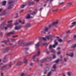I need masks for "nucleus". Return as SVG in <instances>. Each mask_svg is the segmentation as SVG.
Segmentation results:
<instances>
[{"instance_id":"f257e3e1","label":"nucleus","mask_w":76,"mask_h":76,"mask_svg":"<svg viewBox=\"0 0 76 76\" xmlns=\"http://www.w3.org/2000/svg\"><path fill=\"white\" fill-rule=\"evenodd\" d=\"M58 23V21H56L53 22L50 24L49 25V27H46L43 29V30L41 31V33L42 34H46V32H48L49 29L50 28V27H51L52 26H54L55 25H57Z\"/></svg>"},{"instance_id":"f03ea898","label":"nucleus","mask_w":76,"mask_h":76,"mask_svg":"<svg viewBox=\"0 0 76 76\" xmlns=\"http://www.w3.org/2000/svg\"><path fill=\"white\" fill-rule=\"evenodd\" d=\"M14 2V1H13V0H12V1H10L8 3V4L10 5L7 8L8 9H12V8H13V7H14V5H13V4H12Z\"/></svg>"},{"instance_id":"7ed1b4c3","label":"nucleus","mask_w":76,"mask_h":76,"mask_svg":"<svg viewBox=\"0 0 76 76\" xmlns=\"http://www.w3.org/2000/svg\"><path fill=\"white\" fill-rule=\"evenodd\" d=\"M12 22H13V21L12 20H11L8 21V23H9L10 22L11 23H10L8 24L7 27H6L4 28V30H5V31H6V30L7 29V28H8L9 27H11V26H13V24H12V23H11Z\"/></svg>"},{"instance_id":"20e7f679","label":"nucleus","mask_w":76,"mask_h":76,"mask_svg":"<svg viewBox=\"0 0 76 76\" xmlns=\"http://www.w3.org/2000/svg\"><path fill=\"white\" fill-rule=\"evenodd\" d=\"M47 60L49 61H51V58H48L47 57L46 58H44L42 59L40 61V63H44L45 61H46Z\"/></svg>"},{"instance_id":"39448f33","label":"nucleus","mask_w":76,"mask_h":76,"mask_svg":"<svg viewBox=\"0 0 76 76\" xmlns=\"http://www.w3.org/2000/svg\"><path fill=\"white\" fill-rule=\"evenodd\" d=\"M9 50H10L9 48H7L4 49L2 50L1 53L3 54H4V53H7Z\"/></svg>"},{"instance_id":"423d86ee","label":"nucleus","mask_w":76,"mask_h":76,"mask_svg":"<svg viewBox=\"0 0 76 76\" xmlns=\"http://www.w3.org/2000/svg\"><path fill=\"white\" fill-rule=\"evenodd\" d=\"M9 50H10L9 48H7L4 49L2 50L1 53L3 54H4V53H7Z\"/></svg>"},{"instance_id":"0eeeda50","label":"nucleus","mask_w":76,"mask_h":76,"mask_svg":"<svg viewBox=\"0 0 76 76\" xmlns=\"http://www.w3.org/2000/svg\"><path fill=\"white\" fill-rule=\"evenodd\" d=\"M40 54V52H39V51H38L37 52V54H36L33 57L32 59L33 60V61H35V58H36V57H37V56H38Z\"/></svg>"},{"instance_id":"6e6552de","label":"nucleus","mask_w":76,"mask_h":76,"mask_svg":"<svg viewBox=\"0 0 76 76\" xmlns=\"http://www.w3.org/2000/svg\"><path fill=\"white\" fill-rule=\"evenodd\" d=\"M35 4V3L34 2H29L28 3L27 5L28 6H31V5H34Z\"/></svg>"},{"instance_id":"1a4fd4ad","label":"nucleus","mask_w":76,"mask_h":76,"mask_svg":"<svg viewBox=\"0 0 76 76\" xmlns=\"http://www.w3.org/2000/svg\"><path fill=\"white\" fill-rule=\"evenodd\" d=\"M21 28H22V26L19 25L18 26H15V30H19V29H20Z\"/></svg>"},{"instance_id":"9d476101","label":"nucleus","mask_w":76,"mask_h":76,"mask_svg":"<svg viewBox=\"0 0 76 76\" xmlns=\"http://www.w3.org/2000/svg\"><path fill=\"white\" fill-rule=\"evenodd\" d=\"M15 31H12V32H10L9 33L7 34V36H10V35H13V34H15Z\"/></svg>"},{"instance_id":"9b49d317","label":"nucleus","mask_w":76,"mask_h":76,"mask_svg":"<svg viewBox=\"0 0 76 76\" xmlns=\"http://www.w3.org/2000/svg\"><path fill=\"white\" fill-rule=\"evenodd\" d=\"M31 26V24L30 23H27L25 26V28H30Z\"/></svg>"},{"instance_id":"f8f14e48","label":"nucleus","mask_w":76,"mask_h":76,"mask_svg":"<svg viewBox=\"0 0 76 76\" xmlns=\"http://www.w3.org/2000/svg\"><path fill=\"white\" fill-rule=\"evenodd\" d=\"M72 25L70 26V28H73L74 26H75V25H76V21H74L72 23Z\"/></svg>"},{"instance_id":"ddd939ff","label":"nucleus","mask_w":76,"mask_h":76,"mask_svg":"<svg viewBox=\"0 0 76 76\" xmlns=\"http://www.w3.org/2000/svg\"><path fill=\"white\" fill-rule=\"evenodd\" d=\"M32 42H29L28 43H25V45L26 46H27L28 47V46H29V45H31V44H32Z\"/></svg>"},{"instance_id":"4468645a","label":"nucleus","mask_w":76,"mask_h":76,"mask_svg":"<svg viewBox=\"0 0 76 76\" xmlns=\"http://www.w3.org/2000/svg\"><path fill=\"white\" fill-rule=\"evenodd\" d=\"M6 67H7V65H5L2 67L0 69L1 70H4L6 69Z\"/></svg>"},{"instance_id":"2eb2a0df","label":"nucleus","mask_w":76,"mask_h":76,"mask_svg":"<svg viewBox=\"0 0 76 76\" xmlns=\"http://www.w3.org/2000/svg\"><path fill=\"white\" fill-rule=\"evenodd\" d=\"M31 18L32 17H31L30 14H28L26 17V18L27 19H30V18Z\"/></svg>"},{"instance_id":"dca6fc26","label":"nucleus","mask_w":76,"mask_h":76,"mask_svg":"<svg viewBox=\"0 0 76 76\" xmlns=\"http://www.w3.org/2000/svg\"><path fill=\"white\" fill-rule=\"evenodd\" d=\"M38 11V10L37 9L35 10V11H33V12H32L31 13V15H35V14H37V12Z\"/></svg>"},{"instance_id":"f3484780","label":"nucleus","mask_w":76,"mask_h":76,"mask_svg":"<svg viewBox=\"0 0 76 76\" xmlns=\"http://www.w3.org/2000/svg\"><path fill=\"white\" fill-rule=\"evenodd\" d=\"M0 28L1 29H4V24H2L0 27Z\"/></svg>"},{"instance_id":"a211bd4d","label":"nucleus","mask_w":76,"mask_h":76,"mask_svg":"<svg viewBox=\"0 0 76 76\" xmlns=\"http://www.w3.org/2000/svg\"><path fill=\"white\" fill-rule=\"evenodd\" d=\"M6 14H7V12L6 11H4L0 15V16H4V15H5Z\"/></svg>"},{"instance_id":"6ab92c4d","label":"nucleus","mask_w":76,"mask_h":76,"mask_svg":"<svg viewBox=\"0 0 76 76\" xmlns=\"http://www.w3.org/2000/svg\"><path fill=\"white\" fill-rule=\"evenodd\" d=\"M72 4H73V2H69L67 4L66 6L69 7V6H70L71 5H72Z\"/></svg>"},{"instance_id":"aec40b11","label":"nucleus","mask_w":76,"mask_h":76,"mask_svg":"<svg viewBox=\"0 0 76 76\" xmlns=\"http://www.w3.org/2000/svg\"><path fill=\"white\" fill-rule=\"evenodd\" d=\"M21 64H22V62H18L17 64V66H20V65H21Z\"/></svg>"},{"instance_id":"412c9836","label":"nucleus","mask_w":76,"mask_h":76,"mask_svg":"<svg viewBox=\"0 0 76 76\" xmlns=\"http://www.w3.org/2000/svg\"><path fill=\"white\" fill-rule=\"evenodd\" d=\"M50 37H52V35H50L49 36H46V39H48V40H50Z\"/></svg>"},{"instance_id":"4be33fe9","label":"nucleus","mask_w":76,"mask_h":76,"mask_svg":"<svg viewBox=\"0 0 76 76\" xmlns=\"http://www.w3.org/2000/svg\"><path fill=\"white\" fill-rule=\"evenodd\" d=\"M12 62H10V63L8 64V65L9 67H12Z\"/></svg>"},{"instance_id":"5701e85b","label":"nucleus","mask_w":76,"mask_h":76,"mask_svg":"<svg viewBox=\"0 0 76 76\" xmlns=\"http://www.w3.org/2000/svg\"><path fill=\"white\" fill-rule=\"evenodd\" d=\"M49 70V68H46V69L45 70V71L44 72V74L45 75V74H46L47 73V72H48V71Z\"/></svg>"},{"instance_id":"b1692460","label":"nucleus","mask_w":76,"mask_h":76,"mask_svg":"<svg viewBox=\"0 0 76 76\" xmlns=\"http://www.w3.org/2000/svg\"><path fill=\"white\" fill-rule=\"evenodd\" d=\"M39 42H38L36 45H35L36 48H38L39 45Z\"/></svg>"},{"instance_id":"393cba45","label":"nucleus","mask_w":76,"mask_h":76,"mask_svg":"<svg viewBox=\"0 0 76 76\" xmlns=\"http://www.w3.org/2000/svg\"><path fill=\"white\" fill-rule=\"evenodd\" d=\"M6 1H4L2 3V6H6Z\"/></svg>"},{"instance_id":"a878e982","label":"nucleus","mask_w":76,"mask_h":76,"mask_svg":"<svg viewBox=\"0 0 76 76\" xmlns=\"http://www.w3.org/2000/svg\"><path fill=\"white\" fill-rule=\"evenodd\" d=\"M1 42H4L5 43V44L7 45V44L8 42L7 40H4V41H1Z\"/></svg>"},{"instance_id":"bb28decb","label":"nucleus","mask_w":76,"mask_h":76,"mask_svg":"<svg viewBox=\"0 0 76 76\" xmlns=\"http://www.w3.org/2000/svg\"><path fill=\"white\" fill-rule=\"evenodd\" d=\"M27 61H28L27 60L26 58H25L24 59V62L25 63H28Z\"/></svg>"},{"instance_id":"cd10ccee","label":"nucleus","mask_w":76,"mask_h":76,"mask_svg":"<svg viewBox=\"0 0 76 76\" xmlns=\"http://www.w3.org/2000/svg\"><path fill=\"white\" fill-rule=\"evenodd\" d=\"M19 23H21V24H22V25H23V24H24V23H25V21H24L23 23L22 22V21H21V20H19Z\"/></svg>"},{"instance_id":"c85d7f7f","label":"nucleus","mask_w":76,"mask_h":76,"mask_svg":"<svg viewBox=\"0 0 76 76\" xmlns=\"http://www.w3.org/2000/svg\"><path fill=\"white\" fill-rule=\"evenodd\" d=\"M64 3V2H61V1H60L59 2L58 4H59V5H62V4H63Z\"/></svg>"},{"instance_id":"c756f323","label":"nucleus","mask_w":76,"mask_h":76,"mask_svg":"<svg viewBox=\"0 0 76 76\" xmlns=\"http://www.w3.org/2000/svg\"><path fill=\"white\" fill-rule=\"evenodd\" d=\"M26 6V5H23L21 6V8L23 9V8H24V7H25Z\"/></svg>"},{"instance_id":"7c9ffc66","label":"nucleus","mask_w":76,"mask_h":76,"mask_svg":"<svg viewBox=\"0 0 76 76\" xmlns=\"http://www.w3.org/2000/svg\"><path fill=\"white\" fill-rule=\"evenodd\" d=\"M51 53H56V51L54 49H53L52 51L50 52Z\"/></svg>"},{"instance_id":"2f4dec72","label":"nucleus","mask_w":76,"mask_h":76,"mask_svg":"<svg viewBox=\"0 0 76 76\" xmlns=\"http://www.w3.org/2000/svg\"><path fill=\"white\" fill-rule=\"evenodd\" d=\"M51 75V72H49L47 75V76H50V75Z\"/></svg>"},{"instance_id":"473e14b6","label":"nucleus","mask_w":76,"mask_h":76,"mask_svg":"<svg viewBox=\"0 0 76 76\" xmlns=\"http://www.w3.org/2000/svg\"><path fill=\"white\" fill-rule=\"evenodd\" d=\"M56 64H55L53 65V68L54 69H56Z\"/></svg>"},{"instance_id":"72a5a7b5","label":"nucleus","mask_w":76,"mask_h":76,"mask_svg":"<svg viewBox=\"0 0 76 76\" xmlns=\"http://www.w3.org/2000/svg\"><path fill=\"white\" fill-rule=\"evenodd\" d=\"M21 45L22 46V47H23V46H25V43H22Z\"/></svg>"},{"instance_id":"f704fd0d","label":"nucleus","mask_w":76,"mask_h":76,"mask_svg":"<svg viewBox=\"0 0 76 76\" xmlns=\"http://www.w3.org/2000/svg\"><path fill=\"white\" fill-rule=\"evenodd\" d=\"M42 39L44 41H46L47 39H46L45 38V37H42Z\"/></svg>"},{"instance_id":"c9c22d12","label":"nucleus","mask_w":76,"mask_h":76,"mask_svg":"<svg viewBox=\"0 0 76 76\" xmlns=\"http://www.w3.org/2000/svg\"><path fill=\"white\" fill-rule=\"evenodd\" d=\"M46 52L47 54H49V53H50V52L48 51L47 49L46 50Z\"/></svg>"},{"instance_id":"e433bc0d","label":"nucleus","mask_w":76,"mask_h":76,"mask_svg":"<svg viewBox=\"0 0 76 76\" xmlns=\"http://www.w3.org/2000/svg\"><path fill=\"white\" fill-rule=\"evenodd\" d=\"M42 37H39V41H41L42 40Z\"/></svg>"},{"instance_id":"4c0bfd02","label":"nucleus","mask_w":76,"mask_h":76,"mask_svg":"<svg viewBox=\"0 0 76 76\" xmlns=\"http://www.w3.org/2000/svg\"><path fill=\"white\" fill-rule=\"evenodd\" d=\"M10 39L11 40V41H16V39Z\"/></svg>"},{"instance_id":"58836bf2","label":"nucleus","mask_w":76,"mask_h":76,"mask_svg":"<svg viewBox=\"0 0 76 76\" xmlns=\"http://www.w3.org/2000/svg\"><path fill=\"white\" fill-rule=\"evenodd\" d=\"M76 47V44L74 45L72 47V48H75Z\"/></svg>"},{"instance_id":"ea45409f","label":"nucleus","mask_w":76,"mask_h":76,"mask_svg":"<svg viewBox=\"0 0 76 76\" xmlns=\"http://www.w3.org/2000/svg\"><path fill=\"white\" fill-rule=\"evenodd\" d=\"M57 9L53 10H52V12H57Z\"/></svg>"},{"instance_id":"a19ab883","label":"nucleus","mask_w":76,"mask_h":76,"mask_svg":"<svg viewBox=\"0 0 76 76\" xmlns=\"http://www.w3.org/2000/svg\"><path fill=\"white\" fill-rule=\"evenodd\" d=\"M56 58V55H53V58Z\"/></svg>"},{"instance_id":"79ce46f5","label":"nucleus","mask_w":76,"mask_h":76,"mask_svg":"<svg viewBox=\"0 0 76 76\" xmlns=\"http://www.w3.org/2000/svg\"><path fill=\"white\" fill-rule=\"evenodd\" d=\"M59 61V59H58L56 60V63H58Z\"/></svg>"},{"instance_id":"37998d69","label":"nucleus","mask_w":76,"mask_h":76,"mask_svg":"<svg viewBox=\"0 0 76 76\" xmlns=\"http://www.w3.org/2000/svg\"><path fill=\"white\" fill-rule=\"evenodd\" d=\"M52 48H53V46H52L51 45H50L49 48H50V49H52Z\"/></svg>"},{"instance_id":"c03bdc74","label":"nucleus","mask_w":76,"mask_h":76,"mask_svg":"<svg viewBox=\"0 0 76 76\" xmlns=\"http://www.w3.org/2000/svg\"><path fill=\"white\" fill-rule=\"evenodd\" d=\"M10 39H8V38L7 39V41L8 42H10Z\"/></svg>"},{"instance_id":"a18cd8bd","label":"nucleus","mask_w":76,"mask_h":76,"mask_svg":"<svg viewBox=\"0 0 76 76\" xmlns=\"http://www.w3.org/2000/svg\"><path fill=\"white\" fill-rule=\"evenodd\" d=\"M54 45L56 46H57V45H58V43L57 42L54 43Z\"/></svg>"},{"instance_id":"49530a36","label":"nucleus","mask_w":76,"mask_h":76,"mask_svg":"<svg viewBox=\"0 0 76 76\" xmlns=\"http://www.w3.org/2000/svg\"><path fill=\"white\" fill-rule=\"evenodd\" d=\"M58 41L60 42H62V40L61 39H60L59 40H58Z\"/></svg>"},{"instance_id":"de8ad7c7","label":"nucleus","mask_w":76,"mask_h":76,"mask_svg":"<svg viewBox=\"0 0 76 76\" xmlns=\"http://www.w3.org/2000/svg\"><path fill=\"white\" fill-rule=\"evenodd\" d=\"M69 33H70L69 30L66 31V33L67 34H69Z\"/></svg>"},{"instance_id":"09e8293b","label":"nucleus","mask_w":76,"mask_h":76,"mask_svg":"<svg viewBox=\"0 0 76 76\" xmlns=\"http://www.w3.org/2000/svg\"><path fill=\"white\" fill-rule=\"evenodd\" d=\"M21 76H25V74L24 73H22L21 75Z\"/></svg>"},{"instance_id":"8fccbe9b","label":"nucleus","mask_w":76,"mask_h":76,"mask_svg":"<svg viewBox=\"0 0 76 76\" xmlns=\"http://www.w3.org/2000/svg\"><path fill=\"white\" fill-rule=\"evenodd\" d=\"M73 53H72V54L70 55V57H73Z\"/></svg>"},{"instance_id":"3c124183","label":"nucleus","mask_w":76,"mask_h":76,"mask_svg":"<svg viewBox=\"0 0 76 76\" xmlns=\"http://www.w3.org/2000/svg\"><path fill=\"white\" fill-rule=\"evenodd\" d=\"M68 75L69 76H71V74H70V72H68Z\"/></svg>"},{"instance_id":"603ef678","label":"nucleus","mask_w":76,"mask_h":76,"mask_svg":"<svg viewBox=\"0 0 76 76\" xmlns=\"http://www.w3.org/2000/svg\"><path fill=\"white\" fill-rule=\"evenodd\" d=\"M64 61L65 62H67V60H66V58H64Z\"/></svg>"},{"instance_id":"864d4df0","label":"nucleus","mask_w":76,"mask_h":76,"mask_svg":"<svg viewBox=\"0 0 76 76\" xmlns=\"http://www.w3.org/2000/svg\"><path fill=\"white\" fill-rule=\"evenodd\" d=\"M28 49H29V48H25V50L26 51H27V50H28Z\"/></svg>"},{"instance_id":"5fc2aeb1","label":"nucleus","mask_w":76,"mask_h":76,"mask_svg":"<svg viewBox=\"0 0 76 76\" xmlns=\"http://www.w3.org/2000/svg\"><path fill=\"white\" fill-rule=\"evenodd\" d=\"M30 66H33V63H31L30 64Z\"/></svg>"},{"instance_id":"6e6d98bb","label":"nucleus","mask_w":76,"mask_h":76,"mask_svg":"<svg viewBox=\"0 0 76 76\" xmlns=\"http://www.w3.org/2000/svg\"><path fill=\"white\" fill-rule=\"evenodd\" d=\"M18 37V35L16 36H12L13 38H16V37Z\"/></svg>"},{"instance_id":"4d7b16f0","label":"nucleus","mask_w":76,"mask_h":76,"mask_svg":"<svg viewBox=\"0 0 76 76\" xmlns=\"http://www.w3.org/2000/svg\"><path fill=\"white\" fill-rule=\"evenodd\" d=\"M56 46L54 45H52V47H53V48H56Z\"/></svg>"},{"instance_id":"13d9d810","label":"nucleus","mask_w":76,"mask_h":76,"mask_svg":"<svg viewBox=\"0 0 76 76\" xmlns=\"http://www.w3.org/2000/svg\"><path fill=\"white\" fill-rule=\"evenodd\" d=\"M7 58L6 57H5L3 58V59H4V60H6Z\"/></svg>"},{"instance_id":"bf43d9fd","label":"nucleus","mask_w":76,"mask_h":76,"mask_svg":"<svg viewBox=\"0 0 76 76\" xmlns=\"http://www.w3.org/2000/svg\"><path fill=\"white\" fill-rule=\"evenodd\" d=\"M18 13H17L15 18H18Z\"/></svg>"},{"instance_id":"052dcab7","label":"nucleus","mask_w":76,"mask_h":76,"mask_svg":"<svg viewBox=\"0 0 76 76\" xmlns=\"http://www.w3.org/2000/svg\"><path fill=\"white\" fill-rule=\"evenodd\" d=\"M18 24H19V23H15V25L16 26V25H18Z\"/></svg>"},{"instance_id":"680f3d73","label":"nucleus","mask_w":76,"mask_h":76,"mask_svg":"<svg viewBox=\"0 0 76 76\" xmlns=\"http://www.w3.org/2000/svg\"><path fill=\"white\" fill-rule=\"evenodd\" d=\"M71 42V40H69V41H68L67 42H68V43H69V44H70V42Z\"/></svg>"},{"instance_id":"e2e57ef3","label":"nucleus","mask_w":76,"mask_h":76,"mask_svg":"<svg viewBox=\"0 0 76 76\" xmlns=\"http://www.w3.org/2000/svg\"><path fill=\"white\" fill-rule=\"evenodd\" d=\"M42 9H43V8H40L39 10L40 11H41L42 10Z\"/></svg>"},{"instance_id":"0e129e2a","label":"nucleus","mask_w":76,"mask_h":76,"mask_svg":"<svg viewBox=\"0 0 76 76\" xmlns=\"http://www.w3.org/2000/svg\"><path fill=\"white\" fill-rule=\"evenodd\" d=\"M60 54V52H58V53H57V54L58 55H59V54Z\"/></svg>"},{"instance_id":"69168bd1","label":"nucleus","mask_w":76,"mask_h":76,"mask_svg":"<svg viewBox=\"0 0 76 76\" xmlns=\"http://www.w3.org/2000/svg\"><path fill=\"white\" fill-rule=\"evenodd\" d=\"M36 59H37V60H36L37 62H38V58H37Z\"/></svg>"},{"instance_id":"338daca9","label":"nucleus","mask_w":76,"mask_h":76,"mask_svg":"<svg viewBox=\"0 0 76 76\" xmlns=\"http://www.w3.org/2000/svg\"><path fill=\"white\" fill-rule=\"evenodd\" d=\"M74 38H76V35H75L74 36Z\"/></svg>"},{"instance_id":"774afa93","label":"nucleus","mask_w":76,"mask_h":76,"mask_svg":"<svg viewBox=\"0 0 76 76\" xmlns=\"http://www.w3.org/2000/svg\"><path fill=\"white\" fill-rule=\"evenodd\" d=\"M1 76H3V73H1Z\"/></svg>"}]
</instances>
